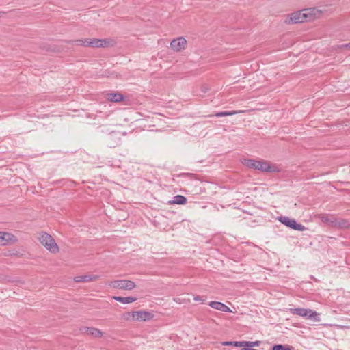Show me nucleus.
Returning a JSON list of instances; mask_svg holds the SVG:
<instances>
[{"label":"nucleus","instance_id":"5701e85b","mask_svg":"<svg viewBox=\"0 0 350 350\" xmlns=\"http://www.w3.org/2000/svg\"><path fill=\"white\" fill-rule=\"evenodd\" d=\"M322 220H323V222L327 223V224H329L332 227H334L335 228V225L334 224H335V223L336 224L337 219L336 217H333V216H331V217H323Z\"/></svg>","mask_w":350,"mask_h":350},{"label":"nucleus","instance_id":"1a4fd4ad","mask_svg":"<svg viewBox=\"0 0 350 350\" xmlns=\"http://www.w3.org/2000/svg\"><path fill=\"white\" fill-rule=\"evenodd\" d=\"M153 318V314L149 312L139 310L133 312V320L138 321H146Z\"/></svg>","mask_w":350,"mask_h":350},{"label":"nucleus","instance_id":"a878e982","mask_svg":"<svg viewBox=\"0 0 350 350\" xmlns=\"http://www.w3.org/2000/svg\"><path fill=\"white\" fill-rule=\"evenodd\" d=\"M133 312H127L126 314H124V319H126V320H133Z\"/></svg>","mask_w":350,"mask_h":350},{"label":"nucleus","instance_id":"20e7f679","mask_svg":"<svg viewBox=\"0 0 350 350\" xmlns=\"http://www.w3.org/2000/svg\"><path fill=\"white\" fill-rule=\"evenodd\" d=\"M40 243L52 253L59 251V247L53 237L47 233H42L39 237Z\"/></svg>","mask_w":350,"mask_h":350},{"label":"nucleus","instance_id":"6ab92c4d","mask_svg":"<svg viewBox=\"0 0 350 350\" xmlns=\"http://www.w3.org/2000/svg\"><path fill=\"white\" fill-rule=\"evenodd\" d=\"M205 117L206 116H202L199 117L198 124V127L200 129H202L203 127H205V126H206L205 128L206 129L207 128L211 127L212 125L211 122H210V121L206 122L205 120H204Z\"/></svg>","mask_w":350,"mask_h":350},{"label":"nucleus","instance_id":"b1692460","mask_svg":"<svg viewBox=\"0 0 350 350\" xmlns=\"http://www.w3.org/2000/svg\"><path fill=\"white\" fill-rule=\"evenodd\" d=\"M198 181H200V185L198 184V187L200 188V193H206V186L209 187L210 186L209 183L200 180L199 177H198Z\"/></svg>","mask_w":350,"mask_h":350},{"label":"nucleus","instance_id":"4468645a","mask_svg":"<svg viewBox=\"0 0 350 350\" xmlns=\"http://www.w3.org/2000/svg\"><path fill=\"white\" fill-rule=\"evenodd\" d=\"M85 334L92 335L94 337H101L102 332L99 329L94 327H85L84 331Z\"/></svg>","mask_w":350,"mask_h":350},{"label":"nucleus","instance_id":"0eeeda50","mask_svg":"<svg viewBox=\"0 0 350 350\" xmlns=\"http://www.w3.org/2000/svg\"><path fill=\"white\" fill-rule=\"evenodd\" d=\"M256 170L262 172H278L279 170L275 165H272L267 161L258 160Z\"/></svg>","mask_w":350,"mask_h":350},{"label":"nucleus","instance_id":"ddd939ff","mask_svg":"<svg viewBox=\"0 0 350 350\" xmlns=\"http://www.w3.org/2000/svg\"><path fill=\"white\" fill-rule=\"evenodd\" d=\"M335 228L340 229H349L350 228V222L344 219H337L336 224L335 223Z\"/></svg>","mask_w":350,"mask_h":350},{"label":"nucleus","instance_id":"9b49d317","mask_svg":"<svg viewBox=\"0 0 350 350\" xmlns=\"http://www.w3.org/2000/svg\"><path fill=\"white\" fill-rule=\"evenodd\" d=\"M208 306H211L212 308H214L215 310L226 312H230L231 310L230 308L227 306L226 304L219 302V301H212L208 303Z\"/></svg>","mask_w":350,"mask_h":350},{"label":"nucleus","instance_id":"393cba45","mask_svg":"<svg viewBox=\"0 0 350 350\" xmlns=\"http://www.w3.org/2000/svg\"><path fill=\"white\" fill-rule=\"evenodd\" d=\"M245 344H244V347H253L254 346H258L260 342L256 341V342H250V341H244Z\"/></svg>","mask_w":350,"mask_h":350},{"label":"nucleus","instance_id":"f03ea898","mask_svg":"<svg viewBox=\"0 0 350 350\" xmlns=\"http://www.w3.org/2000/svg\"><path fill=\"white\" fill-rule=\"evenodd\" d=\"M76 42H77L79 45L93 48H108L112 47L116 44L115 40L112 39L86 38L77 40Z\"/></svg>","mask_w":350,"mask_h":350},{"label":"nucleus","instance_id":"6e6552de","mask_svg":"<svg viewBox=\"0 0 350 350\" xmlns=\"http://www.w3.org/2000/svg\"><path fill=\"white\" fill-rule=\"evenodd\" d=\"M187 46V40L183 37H178L174 39L170 42V48L176 52H180L184 50Z\"/></svg>","mask_w":350,"mask_h":350},{"label":"nucleus","instance_id":"9d476101","mask_svg":"<svg viewBox=\"0 0 350 350\" xmlns=\"http://www.w3.org/2000/svg\"><path fill=\"white\" fill-rule=\"evenodd\" d=\"M16 241V237L10 233L0 232V245H5L14 243Z\"/></svg>","mask_w":350,"mask_h":350},{"label":"nucleus","instance_id":"2eb2a0df","mask_svg":"<svg viewBox=\"0 0 350 350\" xmlns=\"http://www.w3.org/2000/svg\"><path fill=\"white\" fill-rule=\"evenodd\" d=\"M113 298L122 304H130L137 300V298L133 297H123L120 296H114Z\"/></svg>","mask_w":350,"mask_h":350},{"label":"nucleus","instance_id":"f3484780","mask_svg":"<svg viewBox=\"0 0 350 350\" xmlns=\"http://www.w3.org/2000/svg\"><path fill=\"white\" fill-rule=\"evenodd\" d=\"M107 99L112 102H120L123 99V96L120 93H110L107 94Z\"/></svg>","mask_w":350,"mask_h":350},{"label":"nucleus","instance_id":"aec40b11","mask_svg":"<svg viewBox=\"0 0 350 350\" xmlns=\"http://www.w3.org/2000/svg\"><path fill=\"white\" fill-rule=\"evenodd\" d=\"M221 344H222V345H224V346H234L236 347H243L244 344H245V343L244 342V341H226V342H223Z\"/></svg>","mask_w":350,"mask_h":350},{"label":"nucleus","instance_id":"4be33fe9","mask_svg":"<svg viewBox=\"0 0 350 350\" xmlns=\"http://www.w3.org/2000/svg\"><path fill=\"white\" fill-rule=\"evenodd\" d=\"M271 350H293V348L285 345L275 344L272 346Z\"/></svg>","mask_w":350,"mask_h":350},{"label":"nucleus","instance_id":"7c9ffc66","mask_svg":"<svg viewBox=\"0 0 350 350\" xmlns=\"http://www.w3.org/2000/svg\"><path fill=\"white\" fill-rule=\"evenodd\" d=\"M208 133V131H204V129L200 133V135L205 137Z\"/></svg>","mask_w":350,"mask_h":350},{"label":"nucleus","instance_id":"c756f323","mask_svg":"<svg viewBox=\"0 0 350 350\" xmlns=\"http://www.w3.org/2000/svg\"><path fill=\"white\" fill-rule=\"evenodd\" d=\"M340 48H342V49L346 48V49H348L349 50H350V42L341 45Z\"/></svg>","mask_w":350,"mask_h":350},{"label":"nucleus","instance_id":"f257e3e1","mask_svg":"<svg viewBox=\"0 0 350 350\" xmlns=\"http://www.w3.org/2000/svg\"><path fill=\"white\" fill-rule=\"evenodd\" d=\"M321 14V12L315 8H305L288 14L285 22L288 24L302 23L312 21Z\"/></svg>","mask_w":350,"mask_h":350},{"label":"nucleus","instance_id":"412c9836","mask_svg":"<svg viewBox=\"0 0 350 350\" xmlns=\"http://www.w3.org/2000/svg\"><path fill=\"white\" fill-rule=\"evenodd\" d=\"M257 163H258V160L251 159H245V161L243 162V164L245 165H246L247 167H248L250 168H252L254 170H256V168H257Z\"/></svg>","mask_w":350,"mask_h":350},{"label":"nucleus","instance_id":"7ed1b4c3","mask_svg":"<svg viewBox=\"0 0 350 350\" xmlns=\"http://www.w3.org/2000/svg\"><path fill=\"white\" fill-rule=\"evenodd\" d=\"M290 312L293 314L299 315L304 317L306 319H310L315 322L321 321V318L319 317V314L316 311H313L309 308H291Z\"/></svg>","mask_w":350,"mask_h":350},{"label":"nucleus","instance_id":"a211bd4d","mask_svg":"<svg viewBox=\"0 0 350 350\" xmlns=\"http://www.w3.org/2000/svg\"><path fill=\"white\" fill-rule=\"evenodd\" d=\"M187 202V199L185 197L178 195L173 198V200L170 201V204H184Z\"/></svg>","mask_w":350,"mask_h":350},{"label":"nucleus","instance_id":"f8f14e48","mask_svg":"<svg viewBox=\"0 0 350 350\" xmlns=\"http://www.w3.org/2000/svg\"><path fill=\"white\" fill-rule=\"evenodd\" d=\"M98 277L94 275H78L74 278L76 282H89L96 280Z\"/></svg>","mask_w":350,"mask_h":350},{"label":"nucleus","instance_id":"c85d7f7f","mask_svg":"<svg viewBox=\"0 0 350 350\" xmlns=\"http://www.w3.org/2000/svg\"><path fill=\"white\" fill-rule=\"evenodd\" d=\"M206 300V297L198 296V302L201 304H204Z\"/></svg>","mask_w":350,"mask_h":350},{"label":"nucleus","instance_id":"dca6fc26","mask_svg":"<svg viewBox=\"0 0 350 350\" xmlns=\"http://www.w3.org/2000/svg\"><path fill=\"white\" fill-rule=\"evenodd\" d=\"M241 111H220V112L216 113L214 115H209L208 117H213V116H215V117H217V118L225 117V116H229L235 115V114H237V113H239Z\"/></svg>","mask_w":350,"mask_h":350},{"label":"nucleus","instance_id":"39448f33","mask_svg":"<svg viewBox=\"0 0 350 350\" xmlns=\"http://www.w3.org/2000/svg\"><path fill=\"white\" fill-rule=\"evenodd\" d=\"M278 220L282 224L288 227L291 229L298 231H304L305 230H306V228L304 225L297 223L295 219L290 218L286 216H280L278 217Z\"/></svg>","mask_w":350,"mask_h":350},{"label":"nucleus","instance_id":"cd10ccee","mask_svg":"<svg viewBox=\"0 0 350 350\" xmlns=\"http://www.w3.org/2000/svg\"><path fill=\"white\" fill-rule=\"evenodd\" d=\"M205 308H198V319L201 317L202 314L205 312Z\"/></svg>","mask_w":350,"mask_h":350},{"label":"nucleus","instance_id":"bb28decb","mask_svg":"<svg viewBox=\"0 0 350 350\" xmlns=\"http://www.w3.org/2000/svg\"><path fill=\"white\" fill-rule=\"evenodd\" d=\"M209 90V88L206 86V85H202L201 87V92L203 93V94H206L208 92Z\"/></svg>","mask_w":350,"mask_h":350},{"label":"nucleus","instance_id":"423d86ee","mask_svg":"<svg viewBox=\"0 0 350 350\" xmlns=\"http://www.w3.org/2000/svg\"><path fill=\"white\" fill-rule=\"evenodd\" d=\"M109 285L113 288L126 291L133 290L136 286L135 282L128 280H117L111 281Z\"/></svg>","mask_w":350,"mask_h":350},{"label":"nucleus","instance_id":"2f4dec72","mask_svg":"<svg viewBox=\"0 0 350 350\" xmlns=\"http://www.w3.org/2000/svg\"><path fill=\"white\" fill-rule=\"evenodd\" d=\"M241 350H257V349H253V348L249 347H243Z\"/></svg>","mask_w":350,"mask_h":350}]
</instances>
